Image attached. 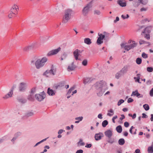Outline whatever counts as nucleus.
Listing matches in <instances>:
<instances>
[{
    "label": "nucleus",
    "instance_id": "obj_4",
    "mask_svg": "<svg viewBox=\"0 0 153 153\" xmlns=\"http://www.w3.org/2000/svg\"><path fill=\"white\" fill-rule=\"evenodd\" d=\"M106 86V83L105 81L103 80L97 82L94 85V86L97 90L104 89L103 88L104 87H105Z\"/></svg>",
    "mask_w": 153,
    "mask_h": 153
},
{
    "label": "nucleus",
    "instance_id": "obj_44",
    "mask_svg": "<svg viewBox=\"0 0 153 153\" xmlns=\"http://www.w3.org/2000/svg\"><path fill=\"white\" fill-rule=\"evenodd\" d=\"M124 102V100L123 99H120L118 101L117 103V105L118 106L120 105L122 103H123Z\"/></svg>",
    "mask_w": 153,
    "mask_h": 153
},
{
    "label": "nucleus",
    "instance_id": "obj_15",
    "mask_svg": "<svg viewBox=\"0 0 153 153\" xmlns=\"http://www.w3.org/2000/svg\"><path fill=\"white\" fill-rule=\"evenodd\" d=\"M117 2V4L121 7H125L126 5V4L125 0H118Z\"/></svg>",
    "mask_w": 153,
    "mask_h": 153
},
{
    "label": "nucleus",
    "instance_id": "obj_35",
    "mask_svg": "<svg viewBox=\"0 0 153 153\" xmlns=\"http://www.w3.org/2000/svg\"><path fill=\"white\" fill-rule=\"evenodd\" d=\"M140 2L143 5L146 4L148 2V0H139Z\"/></svg>",
    "mask_w": 153,
    "mask_h": 153
},
{
    "label": "nucleus",
    "instance_id": "obj_6",
    "mask_svg": "<svg viewBox=\"0 0 153 153\" xmlns=\"http://www.w3.org/2000/svg\"><path fill=\"white\" fill-rule=\"evenodd\" d=\"M46 95L44 91L41 92L40 94H37L35 95L36 99L39 102L42 101L46 97Z\"/></svg>",
    "mask_w": 153,
    "mask_h": 153
},
{
    "label": "nucleus",
    "instance_id": "obj_47",
    "mask_svg": "<svg viewBox=\"0 0 153 153\" xmlns=\"http://www.w3.org/2000/svg\"><path fill=\"white\" fill-rule=\"evenodd\" d=\"M33 112H30L27 113L26 115L27 117H29L33 116Z\"/></svg>",
    "mask_w": 153,
    "mask_h": 153
},
{
    "label": "nucleus",
    "instance_id": "obj_50",
    "mask_svg": "<svg viewBox=\"0 0 153 153\" xmlns=\"http://www.w3.org/2000/svg\"><path fill=\"white\" fill-rule=\"evenodd\" d=\"M6 140V137L4 136L0 139V144L2 143L4 140Z\"/></svg>",
    "mask_w": 153,
    "mask_h": 153
},
{
    "label": "nucleus",
    "instance_id": "obj_64",
    "mask_svg": "<svg viewBox=\"0 0 153 153\" xmlns=\"http://www.w3.org/2000/svg\"><path fill=\"white\" fill-rule=\"evenodd\" d=\"M83 151L82 149H79L77 150L76 152V153H83Z\"/></svg>",
    "mask_w": 153,
    "mask_h": 153
},
{
    "label": "nucleus",
    "instance_id": "obj_57",
    "mask_svg": "<svg viewBox=\"0 0 153 153\" xmlns=\"http://www.w3.org/2000/svg\"><path fill=\"white\" fill-rule=\"evenodd\" d=\"M134 101V100L131 98H129L127 100V102L128 103H130L133 102Z\"/></svg>",
    "mask_w": 153,
    "mask_h": 153
},
{
    "label": "nucleus",
    "instance_id": "obj_55",
    "mask_svg": "<svg viewBox=\"0 0 153 153\" xmlns=\"http://www.w3.org/2000/svg\"><path fill=\"white\" fill-rule=\"evenodd\" d=\"M83 118V117L81 116L77 117L75 118V119L76 120H80V121H81L82 120Z\"/></svg>",
    "mask_w": 153,
    "mask_h": 153
},
{
    "label": "nucleus",
    "instance_id": "obj_5",
    "mask_svg": "<svg viewBox=\"0 0 153 153\" xmlns=\"http://www.w3.org/2000/svg\"><path fill=\"white\" fill-rule=\"evenodd\" d=\"M93 0H92L89 2L86 6H85L82 10V14L84 16H86L88 13L89 10V9L92 7V4Z\"/></svg>",
    "mask_w": 153,
    "mask_h": 153
},
{
    "label": "nucleus",
    "instance_id": "obj_28",
    "mask_svg": "<svg viewBox=\"0 0 153 153\" xmlns=\"http://www.w3.org/2000/svg\"><path fill=\"white\" fill-rule=\"evenodd\" d=\"M119 144L120 145H123L125 143V141L123 138L120 139L118 141Z\"/></svg>",
    "mask_w": 153,
    "mask_h": 153
},
{
    "label": "nucleus",
    "instance_id": "obj_20",
    "mask_svg": "<svg viewBox=\"0 0 153 153\" xmlns=\"http://www.w3.org/2000/svg\"><path fill=\"white\" fill-rule=\"evenodd\" d=\"M91 78L88 77L84 78L83 80V83L84 85L86 84L88 82H91L93 79H91Z\"/></svg>",
    "mask_w": 153,
    "mask_h": 153
},
{
    "label": "nucleus",
    "instance_id": "obj_18",
    "mask_svg": "<svg viewBox=\"0 0 153 153\" xmlns=\"http://www.w3.org/2000/svg\"><path fill=\"white\" fill-rule=\"evenodd\" d=\"M76 68V66L74 65V62H73L71 64V65H69L68 68V71H74Z\"/></svg>",
    "mask_w": 153,
    "mask_h": 153
},
{
    "label": "nucleus",
    "instance_id": "obj_1",
    "mask_svg": "<svg viewBox=\"0 0 153 153\" xmlns=\"http://www.w3.org/2000/svg\"><path fill=\"white\" fill-rule=\"evenodd\" d=\"M47 60L48 59L45 57H43L41 59H38L35 62L36 67L38 69L42 67Z\"/></svg>",
    "mask_w": 153,
    "mask_h": 153
},
{
    "label": "nucleus",
    "instance_id": "obj_49",
    "mask_svg": "<svg viewBox=\"0 0 153 153\" xmlns=\"http://www.w3.org/2000/svg\"><path fill=\"white\" fill-rule=\"evenodd\" d=\"M36 91V88L35 87L32 88L31 90L30 93L31 94H33Z\"/></svg>",
    "mask_w": 153,
    "mask_h": 153
},
{
    "label": "nucleus",
    "instance_id": "obj_42",
    "mask_svg": "<svg viewBox=\"0 0 153 153\" xmlns=\"http://www.w3.org/2000/svg\"><path fill=\"white\" fill-rule=\"evenodd\" d=\"M121 17L123 19H128L129 17V16L128 14H126V16L123 15H122L121 16Z\"/></svg>",
    "mask_w": 153,
    "mask_h": 153
},
{
    "label": "nucleus",
    "instance_id": "obj_16",
    "mask_svg": "<svg viewBox=\"0 0 153 153\" xmlns=\"http://www.w3.org/2000/svg\"><path fill=\"white\" fill-rule=\"evenodd\" d=\"M129 66L127 65H125L124 67L120 70V71L123 74H124L127 72Z\"/></svg>",
    "mask_w": 153,
    "mask_h": 153
},
{
    "label": "nucleus",
    "instance_id": "obj_34",
    "mask_svg": "<svg viewBox=\"0 0 153 153\" xmlns=\"http://www.w3.org/2000/svg\"><path fill=\"white\" fill-rule=\"evenodd\" d=\"M143 106L144 108L146 111H148L149 109V105L147 104H144L143 105Z\"/></svg>",
    "mask_w": 153,
    "mask_h": 153
},
{
    "label": "nucleus",
    "instance_id": "obj_9",
    "mask_svg": "<svg viewBox=\"0 0 153 153\" xmlns=\"http://www.w3.org/2000/svg\"><path fill=\"white\" fill-rule=\"evenodd\" d=\"M26 83L24 82H21L20 83L19 86V91L21 92H24L26 88Z\"/></svg>",
    "mask_w": 153,
    "mask_h": 153
},
{
    "label": "nucleus",
    "instance_id": "obj_26",
    "mask_svg": "<svg viewBox=\"0 0 153 153\" xmlns=\"http://www.w3.org/2000/svg\"><path fill=\"white\" fill-rule=\"evenodd\" d=\"M16 7H17V6L14 5L10 9V13H12L13 14H15V9H16Z\"/></svg>",
    "mask_w": 153,
    "mask_h": 153
},
{
    "label": "nucleus",
    "instance_id": "obj_25",
    "mask_svg": "<svg viewBox=\"0 0 153 153\" xmlns=\"http://www.w3.org/2000/svg\"><path fill=\"white\" fill-rule=\"evenodd\" d=\"M123 75L120 71H119L115 74V77L116 79H118Z\"/></svg>",
    "mask_w": 153,
    "mask_h": 153
},
{
    "label": "nucleus",
    "instance_id": "obj_53",
    "mask_svg": "<svg viewBox=\"0 0 153 153\" xmlns=\"http://www.w3.org/2000/svg\"><path fill=\"white\" fill-rule=\"evenodd\" d=\"M92 146V144L90 143H86V145L85 146V147L87 148H90Z\"/></svg>",
    "mask_w": 153,
    "mask_h": 153
},
{
    "label": "nucleus",
    "instance_id": "obj_46",
    "mask_svg": "<svg viewBox=\"0 0 153 153\" xmlns=\"http://www.w3.org/2000/svg\"><path fill=\"white\" fill-rule=\"evenodd\" d=\"M139 1H138L135 2L134 3V6L135 7H137L139 6V5H140V2Z\"/></svg>",
    "mask_w": 153,
    "mask_h": 153
},
{
    "label": "nucleus",
    "instance_id": "obj_59",
    "mask_svg": "<svg viewBox=\"0 0 153 153\" xmlns=\"http://www.w3.org/2000/svg\"><path fill=\"white\" fill-rule=\"evenodd\" d=\"M67 56V54L66 53H64L62 56V58H64V59H65Z\"/></svg>",
    "mask_w": 153,
    "mask_h": 153
},
{
    "label": "nucleus",
    "instance_id": "obj_31",
    "mask_svg": "<svg viewBox=\"0 0 153 153\" xmlns=\"http://www.w3.org/2000/svg\"><path fill=\"white\" fill-rule=\"evenodd\" d=\"M103 43V41L100 38L98 37L97 41V43L98 45H100Z\"/></svg>",
    "mask_w": 153,
    "mask_h": 153
},
{
    "label": "nucleus",
    "instance_id": "obj_62",
    "mask_svg": "<svg viewBox=\"0 0 153 153\" xmlns=\"http://www.w3.org/2000/svg\"><path fill=\"white\" fill-rule=\"evenodd\" d=\"M152 81L151 80H149L146 82V84L147 85H151L152 84Z\"/></svg>",
    "mask_w": 153,
    "mask_h": 153
},
{
    "label": "nucleus",
    "instance_id": "obj_60",
    "mask_svg": "<svg viewBox=\"0 0 153 153\" xmlns=\"http://www.w3.org/2000/svg\"><path fill=\"white\" fill-rule=\"evenodd\" d=\"M117 118V115H116L113 117V118L112 119V120L113 122V123H115V119H116Z\"/></svg>",
    "mask_w": 153,
    "mask_h": 153
},
{
    "label": "nucleus",
    "instance_id": "obj_41",
    "mask_svg": "<svg viewBox=\"0 0 153 153\" xmlns=\"http://www.w3.org/2000/svg\"><path fill=\"white\" fill-rule=\"evenodd\" d=\"M74 89V87H72L70 88V89L68 90L67 95H69L71 92Z\"/></svg>",
    "mask_w": 153,
    "mask_h": 153
},
{
    "label": "nucleus",
    "instance_id": "obj_7",
    "mask_svg": "<svg viewBox=\"0 0 153 153\" xmlns=\"http://www.w3.org/2000/svg\"><path fill=\"white\" fill-rule=\"evenodd\" d=\"M80 51L78 49H76L73 52V55L75 59L76 60L81 61V59L80 58H79V56L80 55V53H81Z\"/></svg>",
    "mask_w": 153,
    "mask_h": 153
},
{
    "label": "nucleus",
    "instance_id": "obj_33",
    "mask_svg": "<svg viewBox=\"0 0 153 153\" xmlns=\"http://www.w3.org/2000/svg\"><path fill=\"white\" fill-rule=\"evenodd\" d=\"M136 62L138 65H140L142 62V59L141 58L138 57L136 59Z\"/></svg>",
    "mask_w": 153,
    "mask_h": 153
},
{
    "label": "nucleus",
    "instance_id": "obj_30",
    "mask_svg": "<svg viewBox=\"0 0 153 153\" xmlns=\"http://www.w3.org/2000/svg\"><path fill=\"white\" fill-rule=\"evenodd\" d=\"M148 151L149 153H153V146L152 145L148 147Z\"/></svg>",
    "mask_w": 153,
    "mask_h": 153
},
{
    "label": "nucleus",
    "instance_id": "obj_23",
    "mask_svg": "<svg viewBox=\"0 0 153 153\" xmlns=\"http://www.w3.org/2000/svg\"><path fill=\"white\" fill-rule=\"evenodd\" d=\"M84 41V42L88 45L91 44L92 43L91 39L89 38H85Z\"/></svg>",
    "mask_w": 153,
    "mask_h": 153
},
{
    "label": "nucleus",
    "instance_id": "obj_21",
    "mask_svg": "<svg viewBox=\"0 0 153 153\" xmlns=\"http://www.w3.org/2000/svg\"><path fill=\"white\" fill-rule=\"evenodd\" d=\"M56 69H54L53 65H52L51 67V69L49 70V71L50 72V74H52L53 75H55V73L56 72Z\"/></svg>",
    "mask_w": 153,
    "mask_h": 153
},
{
    "label": "nucleus",
    "instance_id": "obj_2",
    "mask_svg": "<svg viewBox=\"0 0 153 153\" xmlns=\"http://www.w3.org/2000/svg\"><path fill=\"white\" fill-rule=\"evenodd\" d=\"M137 45V43H136L134 41H132V43L129 45H125V44L123 43L121 44V46L122 48H124V49L128 51L131 49L133 48L136 47Z\"/></svg>",
    "mask_w": 153,
    "mask_h": 153
},
{
    "label": "nucleus",
    "instance_id": "obj_58",
    "mask_svg": "<svg viewBox=\"0 0 153 153\" xmlns=\"http://www.w3.org/2000/svg\"><path fill=\"white\" fill-rule=\"evenodd\" d=\"M129 125V123L127 122H126L124 123V126L126 127H128Z\"/></svg>",
    "mask_w": 153,
    "mask_h": 153
},
{
    "label": "nucleus",
    "instance_id": "obj_24",
    "mask_svg": "<svg viewBox=\"0 0 153 153\" xmlns=\"http://www.w3.org/2000/svg\"><path fill=\"white\" fill-rule=\"evenodd\" d=\"M116 130L117 132L119 133H121L122 131V128L121 126L119 125L117 126L116 128Z\"/></svg>",
    "mask_w": 153,
    "mask_h": 153
},
{
    "label": "nucleus",
    "instance_id": "obj_54",
    "mask_svg": "<svg viewBox=\"0 0 153 153\" xmlns=\"http://www.w3.org/2000/svg\"><path fill=\"white\" fill-rule=\"evenodd\" d=\"M149 94L150 96L153 97V88L150 90Z\"/></svg>",
    "mask_w": 153,
    "mask_h": 153
},
{
    "label": "nucleus",
    "instance_id": "obj_63",
    "mask_svg": "<svg viewBox=\"0 0 153 153\" xmlns=\"http://www.w3.org/2000/svg\"><path fill=\"white\" fill-rule=\"evenodd\" d=\"M20 133L19 132H18L15 134L14 137H16V138L20 135Z\"/></svg>",
    "mask_w": 153,
    "mask_h": 153
},
{
    "label": "nucleus",
    "instance_id": "obj_8",
    "mask_svg": "<svg viewBox=\"0 0 153 153\" xmlns=\"http://www.w3.org/2000/svg\"><path fill=\"white\" fill-rule=\"evenodd\" d=\"M61 48L59 47L57 49L52 50L47 53V56H50L56 54L61 50Z\"/></svg>",
    "mask_w": 153,
    "mask_h": 153
},
{
    "label": "nucleus",
    "instance_id": "obj_12",
    "mask_svg": "<svg viewBox=\"0 0 153 153\" xmlns=\"http://www.w3.org/2000/svg\"><path fill=\"white\" fill-rule=\"evenodd\" d=\"M35 44H32L24 48V51H28L30 50L33 49L35 47Z\"/></svg>",
    "mask_w": 153,
    "mask_h": 153
},
{
    "label": "nucleus",
    "instance_id": "obj_38",
    "mask_svg": "<svg viewBox=\"0 0 153 153\" xmlns=\"http://www.w3.org/2000/svg\"><path fill=\"white\" fill-rule=\"evenodd\" d=\"M65 83V81H63L59 82L58 84L60 87H63L64 86Z\"/></svg>",
    "mask_w": 153,
    "mask_h": 153
},
{
    "label": "nucleus",
    "instance_id": "obj_32",
    "mask_svg": "<svg viewBox=\"0 0 153 153\" xmlns=\"http://www.w3.org/2000/svg\"><path fill=\"white\" fill-rule=\"evenodd\" d=\"M139 44L140 45L144 44H149V45H150V43L149 42H146L144 40L140 39V40L139 42Z\"/></svg>",
    "mask_w": 153,
    "mask_h": 153
},
{
    "label": "nucleus",
    "instance_id": "obj_43",
    "mask_svg": "<svg viewBox=\"0 0 153 153\" xmlns=\"http://www.w3.org/2000/svg\"><path fill=\"white\" fill-rule=\"evenodd\" d=\"M147 71L149 72H151L153 71V68L152 67H148L147 68Z\"/></svg>",
    "mask_w": 153,
    "mask_h": 153
},
{
    "label": "nucleus",
    "instance_id": "obj_37",
    "mask_svg": "<svg viewBox=\"0 0 153 153\" xmlns=\"http://www.w3.org/2000/svg\"><path fill=\"white\" fill-rule=\"evenodd\" d=\"M101 13L100 11L98 10H94V14H97L98 15H100Z\"/></svg>",
    "mask_w": 153,
    "mask_h": 153
},
{
    "label": "nucleus",
    "instance_id": "obj_17",
    "mask_svg": "<svg viewBox=\"0 0 153 153\" xmlns=\"http://www.w3.org/2000/svg\"><path fill=\"white\" fill-rule=\"evenodd\" d=\"M105 135L106 137L110 138L112 135L113 134L112 131L110 130H108L105 131L104 132Z\"/></svg>",
    "mask_w": 153,
    "mask_h": 153
},
{
    "label": "nucleus",
    "instance_id": "obj_45",
    "mask_svg": "<svg viewBox=\"0 0 153 153\" xmlns=\"http://www.w3.org/2000/svg\"><path fill=\"white\" fill-rule=\"evenodd\" d=\"M134 79H135V81L136 82H137L139 83H141V82H140V76H137V77H134Z\"/></svg>",
    "mask_w": 153,
    "mask_h": 153
},
{
    "label": "nucleus",
    "instance_id": "obj_29",
    "mask_svg": "<svg viewBox=\"0 0 153 153\" xmlns=\"http://www.w3.org/2000/svg\"><path fill=\"white\" fill-rule=\"evenodd\" d=\"M108 124V122L107 120H104L102 123V126L103 127H105Z\"/></svg>",
    "mask_w": 153,
    "mask_h": 153
},
{
    "label": "nucleus",
    "instance_id": "obj_36",
    "mask_svg": "<svg viewBox=\"0 0 153 153\" xmlns=\"http://www.w3.org/2000/svg\"><path fill=\"white\" fill-rule=\"evenodd\" d=\"M50 72L49 71V70H47L45 71V72L43 74V76H45L46 77H48V76L47 75V74H50Z\"/></svg>",
    "mask_w": 153,
    "mask_h": 153
},
{
    "label": "nucleus",
    "instance_id": "obj_10",
    "mask_svg": "<svg viewBox=\"0 0 153 153\" xmlns=\"http://www.w3.org/2000/svg\"><path fill=\"white\" fill-rule=\"evenodd\" d=\"M104 136L103 133L102 132H99L98 133L94 135L95 140H99L101 139V138Z\"/></svg>",
    "mask_w": 153,
    "mask_h": 153
},
{
    "label": "nucleus",
    "instance_id": "obj_39",
    "mask_svg": "<svg viewBox=\"0 0 153 153\" xmlns=\"http://www.w3.org/2000/svg\"><path fill=\"white\" fill-rule=\"evenodd\" d=\"M88 64V60L86 59H84L82 62V64L84 66H86Z\"/></svg>",
    "mask_w": 153,
    "mask_h": 153
},
{
    "label": "nucleus",
    "instance_id": "obj_3",
    "mask_svg": "<svg viewBox=\"0 0 153 153\" xmlns=\"http://www.w3.org/2000/svg\"><path fill=\"white\" fill-rule=\"evenodd\" d=\"M73 12V10L71 9H68L65 10V15L63 17L62 22L64 23H66L70 19L71 16Z\"/></svg>",
    "mask_w": 153,
    "mask_h": 153
},
{
    "label": "nucleus",
    "instance_id": "obj_14",
    "mask_svg": "<svg viewBox=\"0 0 153 153\" xmlns=\"http://www.w3.org/2000/svg\"><path fill=\"white\" fill-rule=\"evenodd\" d=\"M151 27L150 26L147 27L142 31L141 35H143L144 33H149L151 32Z\"/></svg>",
    "mask_w": 153,
    "mask_h": 153
},
{
    "label": "nucleus",
    "instance_id": "obj_56",
    "mask_svg": "<svg viewBox=\"0 0 153 153\" xmlns=\"http://www.w3.org/2000/svg\"><path fill=\"white\" fill-rule=\"evenodd\" d=\"M13 94V92L12 91H10L7 94L10 97H11L12 96V95Z\"/></svg>",
    "mask_w": 153,
    "mask_h": 153
},
{
    "label": "nucleus",
    "instance_id": "obj_52",
    "mask_svg": "<svg viewBox=\"0 0 153 153\" xmlns=\"http://www.w3.org/2000/svg\"><path fill=\"white\" fill-rule=\"evenodd\" d=\"M144 37L147 39H149L150 38V36L149 33H144Z\"/></svg>",
    "mask_w": 153,
    "mask_h": 153
},
{
    "label": "nucleus",
    "instance_id": "obj_22",
    "mask_svg": "<svg viewBox=\"0 0 153 153\" xmlns=\"http://www.w3.org/2000/svg\"><path fill=\"white\" fill-rule=\"evenodd\" d=\"M98 91H99L97 93V94L98 96L101 97L105 92V89H100Z\"/></svg>",
    "mask_w": 153,
    "mask_h": 153
},
{
    "label": "nucleus",
    "instance_id": "obj_11",
    "mask_svg": "<svg viewBox=\"0 0 153 153\" xmlns=\"http://www.w3.org/2000/svg\"><path fill=\"white\" fill-rule=\"evenodd\" d=\"M131 96H136L138 98H142L143 97V95L140 94L137 90L133 91Z\"/></svg>",
    "mask_w": 153,
    "mask_h": 153
},
{
    "label": "nucleus",
    "instance_id": "obj_48",
    "mask_svg": "<svg viewBox=\"0 0 153 153\" xmlns=\"http://www.w3.org/2000/svg\"><path fill=\"white\" fill-rule=\"evenodd\" d=\"M110 34L108 33H107L105 35H104L105 36V40H108L109 39V35Z\"/></svg>",
    "mask_w": 153,
    "mask_h": 153
},
{
    "label": "nucleus",
    "instance_id": "obj_61",
    "mask_svg": "<svg viewBox=\"0 0 153 153\" xmlns=\"http://www.w3.org/2000/svg\"><path fill=\"white\" fill-rule=\"evenodd\" d=\"M16 84H13L10 90L12 91L13 92L14 89L16 88Z\"/></svg>",
    "mask_w": 153,
    "mask_h": 153
},
{
    "label": "nucleus",
    "instance_id": "obj_19",
    "mask_svg": "<svg viewBox=\"0 0 153 153\" xmlns=\"http://www.w3.org/2000/svg\"><path fill=\"white\" fill-rule=\"evenodd\" d=\"M17 99L19 102L22 103H25L26 102V100L23 98L22 96L18 97Z\"/></svg>",
    "mask_w": 153,
    "mask_h": 153
},
{
    "label": "nucleus",
    "instance_id": "obj_27",
    "mask_svg": "<svg viewBox=\"0 0 153 153\" xmlns=\"http://www.w3.org/2000/svg\"><path fill=\"white\" fill-rule=\"evenodd\" d=\"M27 99L30 101H33L34 100V97L33 94H30L28 95Z\"/></svg>",
    "mask_w": 153,
    "mask_h": 153
},
{
    "label": "nucleus",
    "instance_id": "obj_40",
    "mask_svg": "<svg viewBox=\"0 0 153 153\" xmlns=\"http://www.w3.org/2000/svg\"><path fill=\"white\" fill-rule=\"evenodd\" d=\"M98 36H99V38H100L102 40H103V39H105V35H103L102 33L100 34L99 33H98Z\"/></svg>",
    "mask_w": 153,
    "mask_h": 153
},
{
    "label": "nucleus",
    "instance_id": "obj_13",
    "mask_svg": "<svg viewBox=\"0 0 153 153\" xmlns=\"http://www.w3.org/2000/svg\"><path fill=\"white\" fill-rule=\"evenodd\" d=\"M47 93L49 96H53L55 95L56 91L49 87L47 89Z\"/></svg>",
    "mask_w": 153,
    "mask_h": 153
},
{
    "label": "nucleus",
    "instance_id": "obj_51",
    "mask_svg": "<svg viewBox=\"0 0 153 153\" xmlns=\"http://www.w3.org/2000/svg\"><path fill=\"white\" fill-rule=\"evenodd\" d=\"M142 56L144 58L146 59L147 58L148 56L147 54L145 53H143L142 54Z\"/></svg>",
    "mask_w": 153,
    "mask_h": 153
}]
</instances>
